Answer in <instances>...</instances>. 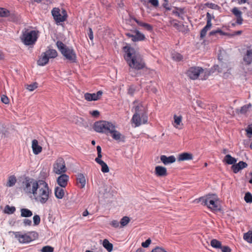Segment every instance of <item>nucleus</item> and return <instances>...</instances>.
I'll use <instances>...</instances> for the list:
<instances>
[{"instance_id":"nucleus-1","label":"nucleus","mask_w":252,"mask_h":252,"mask_svg":"<svg viewBox=\"0 0 252 252\" xmlns=\"http://www.w3.org/2000/svg\"><path fill=\"white\" fill-rule=\"evenodd\" d=\"M123 49L126 54L125 59L130 68L137 70L145 68V63L138 52L128 46L124 47Z\"/></svg>"},{"instance_id":"nucleus-2","label":"nucleus","mask_w":252,"mask_h":252,"mask_svg":"<svg viewBox=\"0 0 252 252\" xmlns=\"http://www.w3.org/2000/svg\"><path fill=\"white\" fill-rule=\"evenodd\" d=\"M94 130L99 133H104L107 134L110 133L113 139L116 141H124L125 136L119 131L115 129V126L110 122L105 121H100L94 123Z\"/></svg>"},{"instance_id":"nucleus-3","label":"nucleus","mask_w":252,"mask_h":252,"mask_svg":"<svg viewBox=\"0 0 252 252\" xmlns=\"http://www.w3.org/2000/svg\"><path fill=\"white\" fill-rule=\"evenodd\" d=\"M48 184L43 180H39L38 183L33 185V195L34 199L41 204H44L48 200L51 194Z\"/></svg>"},{"instance_id":"nucleus-4","label":"nucleus","mask_w":252,"mask_h":252,"mask_svg":"<svg viewBox=\"0 0 252 252\" xmlns=\"http://www.w3.org/2000/svg\"><path fill=\"white\" fill-rule=\"evenodd\" d=\"M187 75L192 80L197 79L199 76L202 80H206L211 74V71L200 66L189 67L186 72Z\"/></svg>"},{"instance_id":"nucleus-5","label":"nucleus","mask_w":252,"mask_h":252,"mask_svg":"<svg viewBox=\"0 0 252 252\" xmlns=\"http://www.w3.org/2000/svg\"><path fill=\"white\" fill-rule=\"evenodd\" d=\"M39 36V32L35 30L25 29L22 32L21 39L26 45L30 46L34 45Z\"/></svg>"},{"instance_id":"nucleus-6","label":"nucleus","mask_w":252,"mask_h":252,"mask_svg":"<svg viewBox=\"0 0 252 252\" xmlns=\"http://www.w3.org/2000/svg\"><path fill=\"white\" fill-rule=\"evenodd\" d=\"M57 46L62 55L65 59L71 63H76L77 56L75 52L72 47H68L64 45L62 41H58Z\"/></svg>"},{"instance_id":"nucleus-7","label":"nucleus","mask_w":252,"mask_h":252,"mask_svg":"<svg viewBox=\"0 0 252 252\" xmlns=\"http://www.w3.org/2000/svg\"><path fill=\"white\" fill-rule=\"evenodd\" d=\"M199 200L201 202L202 204L207 206L212 211L219 210L218 197L215 194H208L206 196L199 198Z\"/></svg>"},{"instance_id":"nucleus-8","label":"nucleus","mask_w":252,"mask_h":252,"mask_svg":"<svg viewBox=\"0 0 252 252\" xmlns=\"http://www.w3.org/2000/svg\"><path fill=\"white\" fill-rule=\"evenodd\" d=\"M58 55V53L54 49H49L45 52L41 54L40 57L37 61V64L40 66L45 65L48 63L50 59L56 58Z\"/></svg>"},{"instance_id":"nucleus-9","label":"nucleus","mask_w":252,"mask_h":252,"mask_svg":"<svg viewBox=\"0 0 252 252\" xmlns=\"http://www.w3.org/2000/svg\"><path fill=\"white\" fill-rule=\"evenodd\" d=\"M67 168L63 158L59 157L55 160L53 165V172L58 175L66 172Z\"/></svg>"},{"instance_id":"nucleus-10","label":"nucleus","mask_w":252,"mask_h":252,"mask_svg":"<svg viewBox=\"0 0 252 252\" xmlns=\"http://www.w3.org/2000/svg\"><path fill=\"white\" fill-rule=\"evenodd\" d=\"M148 117L147 114H134L132 118L131 121L135 125V127L140 126L142 124L148 123Z\"/></svg>"},{"instance_id":"nucleus-11","label":"nucleus","mask_w":252,"mask_h":252,"mask_svg":"<svg viewBox=\"0 0 252 252\" xmlns=\"http://www.w3.org/2000/svg\"><path fill=\"white\" fill-rule=\"evenodd\" d=\"M62 15L59 8H54L52 10V14L57 23L64 22L66 20L67 15L65 10L62 11Z\"/></svg>"},{"instance_id":"nucleus-12","label":"nucleus","mask_w":252,"mask_h":252,"mask_svg":"<svg viewBox=\"0 0 252 252\" xmlns=\"http://www.w3.org/2000/svg\"><path fill=\"white\" fill-rule=\"evenodd\" d=\"M97 152V157L95 158V161L101 166V171L103 173H108L109 171V169L107 164L101 159L102 158L101 155V148L100 146L96 147Z\"/></svg>"},{"instance_id":"nucleus-13","label":"nucleus","mask_w":252,"mask_h":252,"mask_svg":"<svg viewBox=\"0 0 252 252\" xmlns=\"http://www.w3.org/2000/svg\"><path fill=\"white\" fill-rule=\"evenodd\" d=\"M127 37L131 38L133 42L143 41L145 39V36L138 30L133 31V33H126Z\"/></svg>"},{"instance_id":"nucleus-14","label":"nucleus","mask_w":252,"mask_h":252,"mask_svg":"<svg viewBox=\"0 0 252 252\" xmlns=\"http://www.w3.org/2000/svg\"><path fill=\"white\" fill-rule=\"evenodd\" d=\"M15 238L21 243H29L32 241V238L27 234H22L20 232H14Z\"/></svg>"},{"instance_id":"nucleus-15","label":"nucleus","mask_w":252,"mask_h":252,"mask_svg":"<svg viewBox=\"0 0 252 252\" xmlns=\"http://www.w3.org/2000/svg\"><path fill=\"white\" fill-rule=\"evenodd\" d=\"M101 91H98L96 93L90 94L87 93L84 94V98L87 101H95L99 99L102 95Z\"/></svg>"},{"instance_id":"nucleus-16","label":"nucleus","mask_w":252,"mask_h":252,"mask_svg":"<svg viewBox=\"0 0 252 252\" xmlns=\"http://www.w3.org/2000/svg\"><path fill=\"white\" fill-rule=\"evenodd\" d=\"M60 176L57 178V182L60 187L62 188H65L69 181V176L64 173L60 174Z\"/></svg>"},{"instance_id":"nucleus-17","label":"nucleus","mask_w":252,"mask_h":252,"mask_svg":"<svg viewBox=\"0 0 252 252\" xmlns=\"http://www.w3.org/2000/svg\"><path fill=\"white\" fill-rule=\"evenodd\" d=\"M35 183H38V181H32L30 180H26L23 182L24 190L25 191L33 194V185Z\"/></svg>"},{"instance_id":"nucleus-18","label":"nucleus","mask_w":252,"mask_h":252,"mask_svg":"<svg viewBox=\"0 0 252 252\" xmlns=\"http://www.w3.org/2000/svg\"><path fill=\"white\" fill-rule=\"evenodd\" d=\"M231 12L236 17V23L238 25H241L243 21V19L242 17V12L238 8L236 7H233L231 10Z\"/></svg>"},{"instance_id":"nucleus-19","label":"nucleus","mask_w":252,"mask_h":252,"mask_svg":"<svg viewBox=\"0 0 252 252\" xmlns=\"http://www.w3.org/2000/svg\"><path fill=\"white\" fill-rule=\"evenodd\" d=\"M248 164L246 162L243 161H239L238 163L232 165L231 168L234 173H237L240 170L246 168Z\"/></svg>"},{"instance_id":"nucleus-20","label":"nucleus","mask_w":252,"mask_h":252,"mask_svg":"<svg viewBox=\"0 0 252 252\" xmlns=\"http://www.w3.org/2000/svg\"><path fill=\"white\" fill-rule=\"evenodd\" d=\"M86 180L84 175L83 174L79 173L77 175L76 178V183L79 188L83 189L86 185Z\"/></svg>"},{"instance_id":"nucleus-21","label":"nucleus","mask_w":252,"mask_h":252,"mask_svg":"<svg viewBox=\"0 0 252 252\" xmlns=\"http://www.w3.org/2000/svg\"><path fill=\"white\" fill-rule=\"evenodd\" d=\"M155 172L158 177H164L167 175L166 168L161 166H157L155 167Z\"/></svg>"},{"instance_id":"nucleus-22","label":"nucleus","mask_w":252,"mask_h":252,"mask_svg":"<svg viewBox=\"0 0 252 252\" xmlns=\"http://www.w3.org/2000/svg\"><path fill=\"white\" fill-rule=\"evenodd\" d=\"M174 123H173V126L178 129H181L182 128V126H183V123H182L183 117L181 115L177 116L176 115H174Z\"/></svg>"},{"instance_id":"nucleus-23","label":"nucleus","mask_w":252,"mask_h":252,"mask_svg":"<svg viewBox=\"0 0 252 252\" xmlns=\"http://www.w3.org/2000/svg\"><path fill=\"white\" fill-rule=\"evenodd\" d=\"M32 148L34 154L38 155L42 151V148L38 145V142L37 140L34 139L32 141Z\"/></svg>"},{"instance_id":"nucleus-24","label":"nucleus","mask_w":252,"mask_h":252,"mask_svg":"<svg viewBox=\"0 0 252 252\" xmlns=\"http://www.w3.org/2000/svg\"><path fill=\"white\" fill-rule=\"evenodd\" d=\"M243 60L247 64H250L252 63V48H248L247 50Z\"/></svg>"},{"instance_id":"nucleus-25","label":"nucleus","mask_w":252,"mask_h":252,"mask_svg":"<svg viewBox=\"0 0 252 252\" xmlns=\"http://www.w3.org/2000/svg\"><path fill=\"white\" fill-rule=\"evenodd\" d=\"M160 160L165 165L172 163L176 161V158L174 156H170L169 157H166L165 155H162L160 156Z\"/></svg>"},{"instance_id":"nucleus-26","label":"nucleus","mask_w":252,"mask_h":252,"mask_svg":"<svg viewBox=\"0 0 252 252\" xmlns=\"http://www.w3.org/2000/svg\"><path fill=\"white\" fill-rule=\"evenodd\" d=\"M193 156L191 154L183 153L179 155L178 159L179 161H184L192 159Z\"/></svg>"},{"instance_id":"nucleus-27","label":"nucleus","mask_w":252,"mask_h":252,"mask_svg":"<svg viewBox=\"0 0 252 252\" xmlns=\"http://www.w3.org/2000/svg\"><path fill=\"white\" fill-rule=\"evenodd\" d=\"M61 187H57L55 189V196L58 199H62L64 195V189Z\"/></svg>"},{"instance_id":"nucleus-28","label":"nucleus","mask_w":252,"mask_h":252,"mask_svg":"<svg viewBox=\"0 0 252 252\" xmlns=\"http://www.w3.org/2000/svg\"><path fill=\"white\" fill-rule=\"evenodd\" d=\"M134 20L139 26L144 27L146 30H147L148 31H152L153 29V26L149 24L144 23L143 22L139 21L138 20L135 18L134 19Z\"/></svg>"},{"instance_id":"nucleus-29","label":"nucleus","mask_w":252,"mask_h":252,"mask_svg":"<svg viewBox=\"0 0 252 252\" xmlns=\"http://www.w3.org/2000/svg\"><path fill=\"white\" fill-rule=\"evenodd\" d=\"M135 113L134 114H147L145 108L141 104H139L135 107Z\"/></svg>"},{"instance_id":"nucleus-30","label":"nucleus","mask_w":252,"mask_h":252,"mask_svg":"<svg viewBox=\"0 0 252 252\" xmlns=\"http://www.w3.org/2000/svg\"><path fill=\"white\" fill-rule=\"evenodd\" d=\"M17 179L15 175H11L8 178L6 186L8 187H11L15 185Z\"/></svg>"},{"instance_id":"nucleus-31","label":"nucleus","mask_w":252,"mask_h":252,"mask_svg":"<svg viewBox=\"0 0 252 252\" xmlns=\"http://www.w3.org/2000/svg\"><path fill=\"white\" fill-rule=\"evenodd\" d=\"M224 161L228 164H234L237 160L235 158H233L230 155H227L225 156Z\"/></svg>"},{"instance_id":"nucleus-32","label":"nucleus","mask_w":252,"mask_h":252,"mask_svg":"<svg viewBox=\"0 0 252 252\" xmlns=\"http://www.w3.org/2000/svg\"><path fill=\"white\" fill-rule=\"evenodd\" d=\"M32 215V213L30 210L26 208H23L21 209V216L22 217H30Z\"/></svg>"},{"instance_id":"nucleus-33","label":"nucleus","mask_w":252,"mask_h":252,"mask_svg":"<svg viewBox=\"0 0 252 252\" xmlns=\"http://www.w3.org/2000/svg\"><path fill=\"white\" fill-rule=\"evenodd\" d=\"M103 246L108 252H110L113 250V245L110 243L107 239H104L102 243Z\"/></svg>"},{"instance_id":"nucleus-34","label":"nucleus","mask_w":252,"mask_h":252,"mask_svg":"<svg viewBox=\"0 0 252 252\" xmlns=\"http://www.w3.org/2000/svg\"><path fill=\"white\" fill-rule=\"evenodd\" d=\"M130 218L127 216L123 217L120 221V227H124L127 225L128 223L130 222Z\"/></svg>"},{"instance_id":"nucleus-35","label":"nucleus","mask_w":252,"mask_h":252,"mask_svg":"<svg viewBox=\"0 0 252 252\" xmlns=\"http://www.w3.org/2000/svg\"><path fill=\"white\" fill-rule=\"evenodd\" d=\"M245 240L250 243H252V230L249 231L247 233H245L243 236Z\"/></svg>"},{"instance_id":"nucleus-36","label":"nucleus","mask_w":252,"mask_h":252,"mask_svg":"<svg viewBox=\"0 0 252 252\" xmlns=\"http://www.w3.org/2000/svg\"><path fill=\"white\" fill-rule=\"evenodd\" d=\"M211 246L214 248H221V243L220 241L217 239H213L211 241Z\"/></svg>"},{"instance_id":"nucleus-37","label":"nucleus","mask_w":252,"mask_h":252,"mask_svg":"<svg viewBox=\"0 0 252 252\" xmlns=\"http://www.w3.org/2000/svg\"><path fill=\"white\" fill-rule=\"evenodd\" d=\"M252 107V105L251 103H249L248 104L245 105L241 107L239 113L241 114H245L246 113L249 109Z\"/></svg>"},{"instance_id":"nucleus-38","label":"nucleus","mask_w":252,"mask_h":252,"mask_svg":"<svg viewBox=\"0 0 252 252\" xmlns=\"http://www.w3.org/2000/svg\"><path fill=\"white\" fill-rule=\"evenodd\" d=\"M10 15V11L4 8L0 7V17H7Z\"/></svg>"},{"instance_id":"nucleus-39","label":"nucleus","mask_w":252,"mask_h":252,"mask_svg":"<svg viewBox=\"0 0 252 252\" xmlns=\"http://www.w3.org/2000/svg\"><path fill=\"white\" fill-rule=\"evenodd\" d=\"M212 26L206 25L200 32V38H203L206 35L207 31L211 28Z\"/></svg>"},{"instance_id":"nucleus-40","label":"nucleus","mask_w":252,"mask_h":252,"mask_svg":"<svg viewBox=\"0 0 252 252\" xmlns=\"http://www.w3.org/2000/svg\"><path fill=\"white\" fill-rule=\"evenodd\" d=\"M172 58L176 62H180L183 60V57L179 53H174L172 54Z\"/></svg>"},{"instance_id":"nucleus-41","label":"nucleus","mask_w":252,"mask_h":252,"mask_svg":"<svg viewBox=\"0 0 252 252\" xmlns=\"http://www.w3.org/2000/svg\"><path fill=\"white\" fill-rule=\"evenodd\" d=\"M16 209L14 206L6 205L5 207V212L8 214H12L15 212Z\"/></svg>"},{"instance_id":"nucleus-42","label":"nucleus","mask_w":252,"mask_h":252,"mask_svg":"<svg viewBox=\"0 0 252 252\" xmlns=\"http://www.w3.org/2000/svg\"><path fill=\"white\" fill-rule=\"evenodd\" d=\"M244 200L247 203H252V194L250 192H246L244 196Z\"/></svg>"},{"instance_id":"nucleus-43","label":"nucleus","mask_w":252,"mask_h":252,"mask_svg":"<svg viewBox=\"0 0 252 252\" xmlns=\"http://www.w3.org/2000/svg\"><path fill=\"white\" fill-rule=\"evenodd\" d=\"M38 87V84L36 82L33 83L27 86V89L30 91H33Z\"/></svg>"},{"instance_id":"nucleus-44","label":"nucleus","mask_w":252,"mask_h":252,"mask_svg":"<svg viewBox=\"0 0 252 252\" xmlns=\"http://www.w3.org/2000/svg\"><path fill=\"white\" fill-rule=\"evenodd\" d=\"M136 91V87L134 85L129 86L127 89V93L129 95L133 96Z\"/></svg>"},{"instance_id":"nucleus-45","label":"nucleus","mask_w":252,"mask_h":252,"mask_svg":"<svg viewBox=\"0 0 252 252\" xmlns=\"http://www.w3.org/2000/svg\"><path fill=\"white\" fill-rule=\"evenodd\" d=\"M54 248L50 246H46L43 247L41 250V252H53Z\"/></svg>"},{"instance_id":"nucleus-46","label":"nucleus","mask_w":252,"mask_h":252,"mask_svg":"<svg viewBox=\"0 0 252 252\" xmlns=\"http://www.w3.org/2000/svg\"><path fill=\"white\" fill-rule=\"evenodd\" d=\"M214 18V17L212 16L211 14L207 12L206 14L207 24L206 25L212 26V24L211 23L212 19Z\"/></svg>"},{"instance_id":"nucleus-47","label":"nucleus","mask_w":252,"mask_h":252,"mask_svg":"<svg viewBox=\"0 0 252 252\" xmlns=\"http://www.w3.org/2000/svg\"><path fill=\"white\" fill-rule=\"evenodd\" d=\"M34 225H37L40 222V218L39 215H35L33 217Z\"/></svg>"},{"instance_id":"nucleus-48","label":"nucleus","mask_w":252,"mask_h":252,"mask_svg":"<svg viewBox=\"0 0 252 252\" xmlns=\"http://www.w3.org/2000/svg\"><path fill=\"white\" fill-rule=\"evenodd\" d=\"M120 223L117 220H113L110 222V225L115 228L119 227Z\"/></svg>"},{"instance_id":"nucleus-49","label":"nucleus","mask_w":252,"mask_h":252,"mask_svg":"<svg viewBox=\"0 0 252 252\" xmlns=\"http://www.w3.org/2000/svg\"><path fill=\"white\" fill-rule=\"evenodd\" d=\"M205 5L208 7V8L213 9H216L219 7V6L213 3H210V2H207L205 3Z\"/></svg>"},{"instance_id":"nucleus-50","label":"nucleus","mask_w":252,"mask_h":252,"mask_svg":"<svg viewBox=\"0 0 252 252\" xmlns=\"http://www.w3.org/2000/svg\"><path fill=\"white\" fill-rule=\"evenodd\" d=\"M10 17V19L11 21L13 22L17 21L19 19V17L17 15H15V14H10L9 16Z\"/></svg>"},{"instance_id":"nucleus-51","label":"nucleus","mask_w":252,"mask_h":252,"mask_svg":"<svg viewBox=\"0 0 252 252\" xmlns=\"http://www.w3.org/2000/svg\"><path fill=\"white\" fill-rule=\"evenodd\" d=\"M151 243V240L150 238L146 240L145 242H143L141 244L142 246L144 248H147L149 247Z\"/></svg>"},{"instance_id":"nucleus-52","label":"nucleus","mask_w":252,"mask_h":252,"mask_svg":"<svg viewBox=\"0 0 252 252\" xmlns=\"http://www.w3.org/2000/svg\"><path fill=\"white\" fill-rule=\"evenodd\" d=\"M219 33L220 34H223V32L221 30H217L216 31H212L210 33V36L215 35L216 33Z\"/></svg>"},{"instance_id":"nucleus-53","label":"nucleus","mask_w":252,"mask_h":252,"mask_svg":"<svg viewBox=\"0 0 252 252\" xmlns=\"http://www.w3.org/2000/svg\"><path fill=\"white\" fill-rule=\"evenodd\" d=\"M151 252H167L164 249L160 247H156Z\"/></svg>"},{"instance_id":"nucleus-54","label":"nucleus","mask_w":252,"mask_h":252,"mask_svg":"<svg viewBox=\"0 0 252 252\" xmlns=\"http://www.w3.org/2000/svg\"><path fill=\"white\" fill-rule=\"evenodd\" d=\"M1 100L3 103H4L5 104H7L9 103V99H8V97L4 95H3L1 96Z\"/></svg>"},{"instance_id":"nucleus-55","label":"nucleus","mask_w":252,"mask_h":252,"mask_svg":"<svg viewBox=\"0 0 252 252\" xmlns=\"http://www.w3.org/2000/svg\"><path fill=\"white\" fill-rule=\"evenodd\" d=\"M23 223L25 226H31L32 225V222L31 220L28 219H25L23 220Z\"/></svg>"},{"instance_id":"nucleus-56","label":"nucleus","mask_w":252,"mask_h":252,"mask_svg":"<svg viewBox=\"0 0 252 252\" xmlns=\"http://www.w3.org/2000/svg\"><path fill=\"white\" fill-rule=\"evenodd\" d=\"M88 36L91 40H93L94 39L93 32L92 28H89Z\"/></svg>"},{"instance_id":"nucleus-57","label":"nucleus","mask_w":252,"mask_h":252,"mask_svg":"<svg viewBox=\"0 0 252 252\" xmlns=\"http://www.w3.org/2000/svg\"><path fill=\"white\" fill-rule=\"evenodd\" d=\"M220 249L222 252H231L230 248L228 246H221Z\"/></svg>"},{"instance_id":"nucleus-58","label":"nucleus","mask_w":252,"mask_h":252,"mask_svg":"<svg viewBox=\"0 0 252 252\" xmlns=\"http://www.w3.org/2000/svg\"><path fill=\"white\" fill-rule=\"evenodd\" d=\"M149 2L155 7L158 6L159 4L158 0H149Z\"/></svg>"},{"instance_id":"nucleus-59","label":"nucleus","mask_w":252,"mask_h":252,"mask_svg":"<svg viewBox=\"0 0 252 252\" xmlns=\"http://www.w3.org/2000/svg\"><path fill=\"white\" fill-rule=\"evenodd\" d=\"M163 6L167 10H170L171 9V7L168 4V0H167L166 1H164V3H163Z\"/></svg>"},{"instance_id":"nucleus-60","label":"nucleus","mask_w":252,"mask_h":252,"mask_svg":"<svg viewBox=\"0 0 252 252\" xmlns=\"http://www.w3.org/2000/svg\"><path fill=\"white\" fill-rule=\"evenodd\" d=\"M173 26L174 28H175L177 30L180 31L181 27L183 26V25H180L178 23H174L173 24Z\"/></svg>"},{"instance_id":"nucleus-61","label":"nucleus","mask_w":252,"mask_h":252,"mask_svg":"<svg viewBox=\"0 0 252 252\" xmlns=\"http://www.w3.org/2000/svg\"><path fill=\"white\" fill-rule=\"evenodd\" d=\"M90 114L94 117H97L99 115V112L97 110H94L90 112Z\"/></svg>"},{"instance_id":"nucleus-62","label":"nucleus","mask_w":252,"mask_h":252,"mask_svg":"<svg viewBox=\"0 0 252 252\" xmlns=\"http://www.w3.org/2000/svg\"><path fill=\"white\" fill-rule=\"evenodd\" d=\"M172 13L176 16L182 18V17L181 16L180 13L178 11L174 10Z\"/></svg>"},{"instance_id":"nucleus-63","label":"nucleus","mask_w":252,"mask_h":252,"mask_svg":"<svg viewBox=\"0 0 252 252\" xmlns=\"http://www.w3.org/2000/svg\"><path fill=\"white\" fill-rule=\"evenodd\" d=\"M174 8L175 9V10L178 11L179 13L180 12L183 13V12H184V9L183 8H180V7H175Z\"/></svg>"},{"instance_id":"nucleus-64","label":"nucleus","mask_w":252,"mask_h":252,"mask_svg":"<svg viewBox=\"0 0 252 252\" xmlns=\"http://www.w3.org/2000/svg\"><path fill=\"white\" fill-rule=\"evenodd\" d=\"M247 132L248 133H250L251 134H252V126H249L247 129Z\"/></svg>"}]
</instances>
